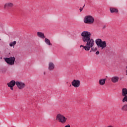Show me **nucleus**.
Wrapping results in <instances>:
<instances>
[{
    "instance_id": "obj_20",
    "label": "nucleus",
    "mask_w": 127,
    "mask_h": 127,
    "mask_svg": "<svg viewBox=\"0 0 127 127\" xmlns=\"http://www.w3.org/2000/svg\"><path fill=\"white\" fill-rule=\"evenodd\" d=\"M95 54H96V55H99V54H100V51H97Z\"/></svg>"
},
{
    "instance_id": "obj_8",
    "label": "nucleus",
    "mask_w": 127,
    "mask_h": 127,
    "mask_svg": "<svg viewBox=\"0 0 127 127\" xmlns=\"http://www.w3.org/2000/svg\"><path fill=\"white\" fill-rule=\"evenodd\" d=\"M15 84H16V82L15 80H12L10 81L9 83H7V85L9 88H10L11 91H13V87L15 86Z\"/></svg>"
},
{
    "instance_id": "obj_17",
    "label": "nucleus",
    "mask_w": 127,
    "mask_h": 127,
    "mask_svg": "<svg viewBox=\"0 0 127 127\" xmlns=\"http://www.w3.org/2000/svg\"><path fill=\"white\" fill-rule=\"evenodd\" d=\"M16 44V41H14L9 43V46L10 47H13V48H14V46Z\"/></svg>"
},
{
    "instance_id": "obj_1",
    "label": "nucleus",
    "mask_w": 127,
    "mask_h": 127,
    "mask_svg": "<svg viewBox=\"0 0 127 127\" xmlns=\"http://www.w3.org/2000/svg\"><path fill=\"white\" fill-rule=\"evenodd\" d=\"M81 37L83 42L85 44V46L81 45L80 46V48L83 47V49H84L85 51H89L91 49L90 52H96L98 50L97 48H94V45L95 44V41L94 39L91 38L92 36V33L89 31H83L81 33Z\"/></svg>"
},
{
    "instance_id": "obj_11",
    "label": "nucleus",
    "mask_w": 127,
    "mask_h": 127,
    "mask_svg": "<svg viewBox=\"0 0 127 127\" xmlns=\"http://www.w3.org/2000/svg\"><path fill=\"white\" fill-rule=\"evenodd\" d=\"M37 36L42 39H44L45 38V35H44V33L41 32H38L37 33Z\"/></svg>"
},
{
    "instance_id": "obj_22",
    "label": "nucleus",
    "mask_w": 127,
    "mask_h": 127,
    "mask_svg": "<svg viewBox=\"0 0 127 127\" xmlns=\"http://www.w3.org/2000/svg\"><path fill=\"white\" fill-rule=\"evenodd\" d=\"M79 10H80V11H82L83 10V8H80Z\"/></svg>"
},
{
    "instance_id": "obj_7",
    "label": "nucleus",
    "mask_w": 127,
    "mask_h": 127,
    "mask_svg": "<svg viewBox=\"0 0 127 127\" xmlns=\"http://www.w3.org/2000/svg\"><path fill=\"white\" fill-rule=\"evenodd\" d=\"M16 85L19 90H22V89H24L26 86V85L24 82L21 81H16Z\"/></svg>"
},
{
    "instance_id": "obj_14",
    "label": "nucleus",
    "mask_w": 127,
    "mask_h": 127,
    "mask_svg": "<svg viewBox=\"0 0 127 127\" xmlns=\"http://www.w3.org/2000/svg\"><path fill=\"white\" fill-rule=\"evenodd\" d=\"M45 42L49 46H52V44L50 42V40L48 39L47 38L45 39Z\"/></svg>"
},
{
    "instance_id": "obj_19",
    "label": "nucleus",
    "mask_w": 127,
    "mask_h": 127,
    "mask_svg": "<svg viewBox=\"0 0 127 127\" xmlns=\"http://www.w3.org/2000/svg\"><path fill=\"white\" fill-rule=\"evenodd\" d=\"M123 97H124V98L122 100L123 103H125V102H127V95H124Z\"/></svg>"
},
{
    "instance_id": "obj_23",
    "label": "nucleus",
    "mask_w": 127,
    "mask_h": 127,
    "mask_svg": "<svg viewBox=\"0 0 127 127\" xmlns=\"http://www.w3.org/2000/svg\"><path fill=\"white\" fill-rule=\"evenodd\" d=\"M103 28H106V26H104Z\"/></svg>"
},
{
    "instance_id": "obj_4",
    "label": "nucleus",
    "mask_w": 127,
    "mask_h": 127,
    "mask_svg": "<svg viewBox=\"0 0 127 127\" xmlns=\"http://www.w3.org/2000/svg\"><path fill=\"white\" fill-rule=\"evenodd\" d=\"M56 121H58L59 123L62 124H65L67 121V118L63 115L59 114L56 116Z\"/></svg>"
},
{
    "instance_id": "obj_10",
    "label": "nucleus",
    "mask_w": 127,
    "mask_h": 127,
    "mask_svg": "<svg viewBox=\"0 0 127 127\" xmlns=\"http://www.w3.org/2000/svg\"><path fill=\"white\" fill-rule=\"evenodd\" d=\"M55 68V65L53 63L50 62L49 63V67L48 69L49 71H53L54 70V68Z\"/></svg>"
},
{
    "instance_id": "obj_18",
    "label": "nucleus",
    "mask_w": 127,
    "mask_h": 127,
    "mask_svg": "<svg viewBox=\"0 0 127 127\" xmlns=\"http://www.w3.org/2000/svg\"><path fill=\"white\" fill-rule=\"evenodd\" d=\"M121 110H122V111H125V112H127V104L124 105L122 107Z\"/></svg>"
},
{
    "instance_id": "obj_12",
    "label": "nucleus",
    "mask_w": 127,
    "mask_h": 127,
    "mask_svg": "<svg viewBox=\"0 0 127 127\" xmlns=\"http://www.w3.org/2000/svg\"><path fill=\"white\" fill-rule=\"evenodd\" d=\"M119 79H120L119 76H113L111 78V81L113 83H117L119 82Z\"/></svg>"
},
{
    "instance_id": "obj_5",
    "label": "nucleus",
    "mask_w": 127,
    "mask_h": 127,
    "mask_svg": "<svg viewBox=\"0 0 127 127\" xmlns=\"http://www.w3.org/2000/svg\"><path fill=\"white\" fill-rule=\"evenodd\" d=\"M4 61L8 64V65H12L15 62V57H10V58H6L4 59Z\"/></svg>"
},
{
    "instance_id": "obj_16",
    "label": "nucleus",
    "mask_w": 127,
    "mask_h": 127,
    "mask_svg": "<svg viewBox=\"0 0 127 127\" xmlns=\"http://www.w3.org/2000/svg\"><path fill=\"white\" fill-rule=\"evenodd\" d=\"M122 95L123 96H127V88H123Z\"/></svg>"
},
{
    "instance_id": "obj_24",
    "label": "nucleus",
    "mask_w": 127,
    "mask_h": 127,
    "mask_svg": "<svg viewBox=\"0 0 127 127\" xmlns=\"http://www.w3.org/2000/svg\"><path fill=\"white\" fill-rule=\"evenodd\" d=\"M84 7H85V5L83 6V8H84Z\"/></svg>"
},
{
    "instance_id": "obj_13",
    "label": "nucleus",
    "mask_w": 127,
    "mask_h": 127,
    "mask_svg": "<svg viewBox=\"0 0 127 127\" xmlns=\"http://www.w3.org/2000/svg\"><path fill=\"white\" fill-rule=\"evenodd\" d=\"M98 83L100 86H104L106 84V78L99 79Z\"/></svg>"
},
{
    "instance_id": "obj_15",
    "label": "nucleus",
    "mask_w": 127,
    "mask_h": 127,
    "mask_svg": "<svg viewBox=\"0 0 127 127\" xmlns=\"http://www.w3.org/2000/svg\"><path fill=\"white\" fill-rule=\"evenodd\" d=\"M110 10L111 13H114V12H119V10L116 8L111 7Z\"/></svg>"
},
{
    "instance_id": "obj_3",
    "label": "nucleus",
    "mask_w": 127,
    "mask_h": 127,
    "mask_svg": "<svg viewBox=\"0 0 127 127\" xmlns=\"http://www.w3.org/2000/svg\"><path fill=\"white\" fill-rule=\"evenodd\" d=\"M95 43L98 47H100L101 49H104L107 47V43L106 41H102L101 39H97L95 40Z\"/></svg>"
},
{
    "instance_id": "obj_2",
    "label": "nucleus",
    "mask_w": 127,
    "mask_h": 127,
    "mask_svg": "<svg viewBox=\"0 0 127 127\" xmlns=\"http://www.w3.org/2000/svg\"><path fill=\"white\" fill-rule=\"evenodd\" d=\"M83 21L85 24H93L95 22V18L91 15H88L84 17Z\"/></svg>"
},
{
    "instance_id": "obj_21",
    "label": "nucleus",
    "mask_w": 127,
    "mask_h": 127,
    "mask_svg": "<svg viewBox=\"0 0 127 127\" xmlns=\"http://www.w3.org/2000/svg\"><path fill=\"white\" fill-rule=\"evenodd\" d=\"M64 127H70V125H67L65 126Z\"/></svg>"
},
{
    "instance_id": "obj_6",
    "label": "nucleus",
    "mask_w": 127,
    "mask_h": 127,
    "mask_svg": "<svg viewBox=\"0 0 127 127\" xmlns=\"http://www.w3.org/2000/svg\"><path fill=\"white\" fill-rule=\"evenodd\" d=\"M81 84V81L78 79H73L71 82V85L74 88H79Z\"/></svg>"
},
{
    "instance_id": "obj_9",
    "label": "nucleus",
    "mask_w": 127,
    "mask_h": 127,
    "mask_svg": "<svg viewBox=\"0 0 127 127\" xmlns=\"http://www.w3.org/2000/svg\"><path fill=\"white\" fill-rule=\"evenodd\" d=\"M14 6V4L12 2H8L4 5V8H11Z\"/></svg>"
},
{
    "instance_id": "obj_25",
    "label": "nucleus",
    "mask_w": 127,
    "mask_h": 127,
    "mask_svg": "<svg viewBox=\"0 0 127 127\" xmlns=\"http://www.w3.org/2000/svg\"><path fill=\"white\" fill-rule=\"evenodd\" d=\"M44 75H45V72H44Z\"/></svg>"
}]
</instances>
